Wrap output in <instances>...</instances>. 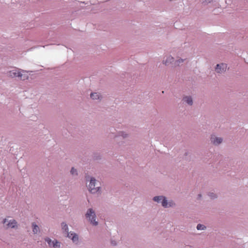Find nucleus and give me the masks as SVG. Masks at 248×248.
Masks as SVG:
<instances>
[{
  "label": "nucleus",
  "mask_w": 248,
  "mask_h": 248,
  "mask_svg": "<svg viewBox=\"0 0 248 248\" xmlns=\"http://www.w3.org/2000/svg\"><path fill=\"white\" fill-rule=\"evenodd\" d=\"M22 72H24L23 71H21L20 69L15 68L12 70H11L8 72V75L12 78L14 77H19L21 79L24 80L27 76L25 75V74L22 73Z\"/></svg>",
  "instance_id": "1"
},
{
  "label": "nucleus",
  "mask_w": 248,
  "mask_h": 248,
  "mask_svg": "<svg viewBox=\"0 0 248 248\" xmlns=\"http://www.w3.org/2000/svg\"><path fill=\"white\" fill-rule=\"evenodd\" d=\"M62 227L63 230H64L67 234V237L71 238L74 243H77L78 241V235L74 233L68 232H67L68 226L67 224L64 222L62 223Z\"/></svg>",
  "instance_id": "2"
},
{
  "label": "nucleus",
  "mask_w": 248,
  "mask_h": 248,
  "mask_svg": "<svg viewBox=\"0 0 248 248\" xmlns=\"http://www.w3.org/2000/svg\"><path fill=\"white\" fill-rule=\"evenodd\" d=\"M86 217L89 218L91 223L93 225H97L98 222L95 221V214L94 211L92 209H89L86 214Z\"/></svg>",
  "instance_id": "3"
},
{
  "label": "nucleus",
  "mask_w": 248,
  "mask_h": 248,
  "mask_svg": "<svg viewBox=\"0 0 248 248\" xmlns=\"http://www.w3.org/2000/svg\"><path fill=\"white\" fill-rule=\"evenodd\" d=\"M154 200L157 202H160L162 201V205L164 207H168L169 206H171L173 205L172 202H170L168 203L165 198L163 196H156L154 198Z\"/></svg>",
  "instance_id": "4"
},
{
  "label": "nucleus",
  "mask_w": 248,
  "mask_h": 248,
  "mask_svg": "<svg viewBox=\"0 0 248 248\" xmlns=\"http://www.w3.org/2000/svg\"><path fill=\"white\" fill-rule=\"evenodd\" d=\"M95 186V180L92 178L91 179L90 184L89 185V190L92 193H95L99 191V187Z\"/></svg>",
  "instance_id": "5"
},
{
  "label": "nucleus",
  "mask_w": 248,
  "mask_h": 248,
  "mask_svg": "<svg viewBox=\"0 0 248 248\" xmlns=\"http://www.w3.org/2000/svg\"><path fill=\"white\" fill-rule=\"evenodd\" d=\"M46 241L50 247H53L54 248H60V243L57 240L52 241L50 238H47L46 239Z\"/></svg>",
  "instance_id": "6"
},
{
  "label": "nucleus",
  "mask_w": 248,
  "mask_h": 248,
  "mask_svg": "<svg viewBox=\"0 0 248 248\" xmlns=\"http://www.w3.org/2000/svg\"><path fill=\"white\" fill-rule=\"evenodd\" d=\"M227 64L225 63L218 64L216 68V71L218 73H222L227 69Z\"/></svg>",
  "instance_id": "7"
},
{
  "label": "nucleus",
  "mask_w": 248,
  "mask_h": 248,
  "mask_svg": "<svg viewBox=\"0 0 248 248\" xmlns=\"http://www.w3.org/2000/svg\"><path fill=\"white\" fill-rule=\"evenodd\" d=\"M7 222H8V223L6 224V225L8 228H14L17 226V223L14 219H12L9 221H7V219H4L3 223V224H6Z\"/></svg>",
  "instance_id": "8"
},
{
  "label": "nucleus",
  "mask_w": 248,
  "mask_h": 248,
  "mask_svg": "<svg viewBox=\"0 0 248 248\" xmlns=\"http://www.w3.org/2000/svg\"><path fill=\"white\" fill-rule=\"evenodd\" d=\"M211 140L213 144L218 145L222 142V139L220 138H217L215 136H212L211 138Z\"/></svg>",
  "instance_id": "9"
},
{
  "label": "nucleus",
  "mask_w": 248,
  "mask_h": 248,
  "mask_svg": "<svg viewBox=\"0 0 248 248\" xmlns=\"http://www.w3.org/2000/svg\"><path fill=\"white\" fill-rule=\"evenodd\" d=\"M173 60L174 58L172 56H169L168 57H167L166 60L163 61V62L166 65H168L170 63H171L173 61Z\"/></svg>",
  "instance_id": "10"
},
{
  "label": "nucleus",
  "mask_w": 248,
  "mask_h": 248,
  "mask_svg": "<svg viewBox=\"0 0 248 248\" xmlns=\"http://www.w3.org/2000/svg\"><path fill=\"white\" fill-rule=\"evenodd\" d=\"M183 100L189 105H192L193 101L192 99L190 96H186L184 97Z\"/></svg>",
  "instance_id": "11"
},
{
  "label": "nucleus",
  "mask_w": 248,
  "mask_h": 248,
  "mask_svg": "<svg viewBox=\"0 0 248 248\" xmlns=\"http://www.w3.org/2000/svg\"><path fill=\"white\" fill-rule=\"evenodd\" d=\"M91 97L93 99H100L101 96L98 93H94L91 94Z\"/></svg>",
  "instance_id": "12"
},
{
  "label": "nucleus",
  "mask_w": 248,
  "mask_h": 248,
  "mask_svg": "<svg viewBox=\"0 0 248 248\" xmlns=\"http://www.w3.org/2000/svg\"><path fill=\"white\" fill-rule=\"evenodd\" d=\"M186 60H184V59H178V60L176 61L175 62H174V65L175 66H179L180 65V63H182L184 62V61H185Z\"/></svg>",
  "instance_id": "13"
},
{
  "label": "nucleus",
  "mask_w": 248,
  "mask_h": 248,
  "mask_svg": "<svg viewBox=\"0 0 248 248\" xmlns=\"http://www.w3.org/2000/svg\"><path fill=\"white\" fill-rule=\"evenodd\" d=\"M33 232L34 233H36L39 231V227L34 224H32Z\"/></svg>",
  "instance_id": "14"
},
{
  "label": "nucleus",
  "mask_w": 248,
  "mask_h": 248,
  "mask_svg": "<svg viewBox=\"0 0 248 248\" xmlns=\"http://www.w3.org/2000/svg\"><path fill=\"white\" fill-rule=\"evenodd\" d=\"M205 228V227L202 224H198L197 226V229L198 230H204Z\"/></svg>",
  "instance_id": "15"
},
{
  "label": "nucleus",
  "mask_w": 248,
  "mask_h": 248,
  "mask_svg": "<svg viewBox=\"0 0 248 248\" xmlns=\"http://www.w3.org/2000/svg\"><path fill=\"white\" fill-rule=\"evenodd\" d=\"M71 173L72 175H77V171L76 170H75L74 168H72L71 170Z\"/></svg>",
  "instance_id": "16"
},
{
  "label": "nucleus",
  "mask_w": 248,
  "mask_h": 248,
  "mask_svg": "<svg viewBox=\"0 0 248 248\" xmlns=\"http://www.w3.org/2000/svg\"><path fill=\"white\" fill-rule=\"evenodd\" d=\"M209 195L211 197V199H214L215 198H216V196L213 193H211Z\"/></svg>",
  "instance_id": "17"
},
{
  "label": "nucleus",
  "mask_w": 248,
  "mask_h": 248,
  "mask_svg": "<svg viewBox=\"0 0 248 248\" xmlns=\"http://www.w3.org/2000/svg\"><path fill=\"white\" fill-rule=\"evenodd\" d=\"M111 243L112 244H113V245H116V243H113V241L111 242Z\"/></svg>",
  "instance_id": "18"
},
{
  "label": "nucleus",
  "mask_w": 248,
  "mask_h": 248,
  "mask_svg": "<svg viewBox=\"0 0 248 248\" xmlns=\"http://www.w3.org/2000/svg\"><path fill=\"white\" fill-rule=\"evenodd\" d=\"M199 197L200 198L201 197V195H199Z\"/></svg>",
  "instance_id": "19"
},
{
  "label": "nucleus",
  "mask_w": 248,
  "mask_h": 248,
  "mask_svg": "<svg viewBox=\"0 0 248 248\" xmlns=\"http://www.w3.org/2000/svg\"><path fill=\"white\" fill-rule=\"evenodd\" d=\"M122 136H123V137H125V136H124V135H122Z\"/></svg>",
  "instance_id": "20"
}]
</instances>
